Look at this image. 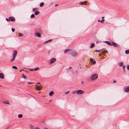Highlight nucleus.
<instances>
[{"mask_svg": "<svg viewBox=\"0 0 129 129\" xmlns=\"http://www.w3.org/2000/svg\"><path fill=\"white\" fill-rule=\"evenodd\" d=\"M72 68V67H69V68H68V69H70L71 68Z\"/></svg>", "mask_w": 129, "mask_h": 129, "instance_id": "nucleus-46", "label": "nucleus"}, {"mask_svg": "<svg viewBox=\"0 0 129 129\" xmlns=\"http://www.w3.org/2000/svg\"><path fill=\"white\" fill-rule=\"evenodd\" d=\"M35 17V16L34 14H32L30 16V18H34Z\"/></svg>", "mask_w": 129, "mask_h": 129, "instance_id": "nucleus-21", "label": "nucleus"}, {"mask_svg": "<svg viewBox=\"0 0 129 129\" xmlns=\"http://www.w3.org/2000/svg\"><path fill=\"white\" fill-rule=\"evenodd\" d=\"M71 49H67L64 50V53H66L67 52L69 51Z\"/></svg>", "mask_w": 129, "mask_h": 129, "instance_id": "nucleus-15", "label": "nucleus"}, {"mask_svg": "<svg viewBox=\"0 0 129 129\" xmlns=\"http://www.w3.org/2000/svg\"><path fill=\"white\" fill-rule=\"evenodd\" d=\"M21 70H20V72H21Z\"/></svg>", "mask_w": 129, "mask_h": 129, "instance_id": "nucleus-53", "label": "nucleus"}, {"mask_svg": "<svg viewBox=\"0 0 129 129\" xmlns=\"http://www.w3.org/2000/svg\"><path fill=\"white\" fill-rule=\"evenodd\" d=\"M54 94V92L53 91H51L49 93V95L50 96H52Z\"/></svg>", "mask_w": 129, "mask_h": 129, "instance_id": "nucleus-18", "label": "nucleus"}, {"mask_svg": "<svg viewBox=\"0 0 129 129\" xmlns=\"http://www.w3.org/2000/svg\"><path fill=\"white\" fill-rule=\"evenodd\" d=\"M21 77L24 79H26V76H25L24 74H23L22 75Z\"/></svg>", "mask_w": 129, "mask_h": 129, "instance_id": "nucleus-19", "label": "nucleus"}, {"mask_svg": "<svg viewBox=\"0 0 129 129\" xmlns=\"http://www.w3.org/2000/svg\"><path fill=\"white\" fill-rule=\"evenodd\" d=\"M123 71H124V69L123 70Z\"/></svg>", "mask_w": 129, "mask_h": 129, "instance_id": "nucleus-55", "label": "nucleus"}, {"mask_svg": "<svg viewBox=\"0 0 129 129\" xmlns=\"http://www.w3.org/2000/svg\"><path fill=\"white\" fill-rule=\"evenodd\" d=\"M34 70L33 69H30L29 70H30V71H33Z\"/></svg>", "mask_w": 129, "mask_h": 129, "instance_id": "nucleus-41", "label": "nucleus"}, {"mask_svg": "<svg viewBox=\"0 0 129 129\" xmlns=\"http://www.w3.org/2000/svg\"><path fill=\"white\" fill-rule=\"evenodd\" d=\"M42 88L40 87L39 86H37L36 88V90L38 91L40 90Z\"/></svg>", "mask_w": 129, "mask_h": 129, "instance_id": "nucleus-12", "label": "nucleus"}, {"mask_svg": "<svg viewBox=\"0 0 129 129\" xmlns=\"http://www.w3.org/2000/svg\"><path fill=\"white\" fill-rule=\"evenodd\" d=\"M124 91L125 92H128L129 91V86L124 89Z\"/></svg>", "mask_w": 129, "mask_h": 129, "instance_id": "nucleus-8", "label": "nucleus"}, {"mask_svg": "<svg viewBox=\"0 0 129 129\" xmlns=\"http://www.w3.org/2000/svg\"><path fill=\"white\" fill-rule=\"evenodd\" d=\"M44 4V3L43 2H42L40 4V7H42V6H43Z\"/></svg>", "mask_w": 129, "mask_h": 129, "instance_id": "nucleus-24", "label": "nucleus"}, {"mask_svg": "<svg viewBox=\"0 0 129 129\" xmlns=\"http://www.w3.org/2000/svg\"><path fill=\"white\" fill-rule=\"evenodd\" d=\"M36 11V9L35 8H33V11L34 12Z\"/></svg>", "mask_w": 129, "mask_h": 129, "instance_id": "nucleus-37", "label": "nucleus"}, {"mask_svg": "<svg viewBox=\"0 0 129 129\" xmlns=\"http://www.w3.org/2000/svg\"><path fill=\"white\" fill-rule=\"evenodd\" d=\"M4 74L3 73H1L0 74V78L3 79L4 78Z\"/></svg>", "mask_w": 129, "mask_h": 129, "instance_id": "nucleus-10", "label": "nucleus"}, {"mask_svg": "<svg viewBox=\"0 0 129 129\" xmlns=\"http://www.w3.org/2000/svg\"><path fill=\"white\" fill-rule=\"evenodd\" d=\"M125 66H123V69H124L125 68Z\"/></svg>", "mask_w": 129, "mask_h": 129, "instance_id": "nucleus-43", "label": "nucleus"}, {"mask_svg": "<svg viewBox=\"0 0 129 129\" xmlns=\"http://www.w3.org/2000/svg\"><path fill=\"white\" fill-rule=\"evenodd\" d=\"M9 19L10 21H12L14 22L15 21V18L13 17H9Z\"/></svg>", "mask_w": 129, "mask_h": 129, "instance_id": "nucleus-6", "label": "nucleus"}, {"mask_svg": "<svg viewBox=\"0 0 129 129\" xmlns=\"http://www.w3.org/2000/svg\"><path fill=\"white\" fill-rule=\"evenodd\" d=\"M45 129H48L47 128H45Z\"/></svg>", "mask_w": 129, "mask_h": 129, "instance_id": "nucleus-56", "label": "nucleus"}, {"mask_svg": "<svg viewBox=\"0 0 129 129\" xmlns=\"http://www.w3.org/2000/svg\"><path fill=\"white\" fill-rule=\"evenodd\" d=\"M58 5H57V4H56V5H55V6H58Z\"/></svg>", "mask_w": 129, "mask_h": 129, "instance_id": "nucleus-50", "label": "nucleus"}, {"mask_svg": "<svg viewBox=\"0 0 129 129\" xmlns=\"http://www.w3.org/2000/svg\"><path fill=\"white\" fill-rule=\"evenodd\" d=\"M36 9H38V8H36Z\"/></svg>", "mask_w": 129, "mask_h": 129, "instance_id": "nucleus-54", "label": "nucleus"}, {"mask_svg": "<svg viewBox=\"0 0 129 129\" xmlns=\"http://www.w3.org/2000/svg\"><path fill=\"white\" fill-rule=\"evenodd\" d=\"M77 94H83L84 92V91L81 90H79L77 91Z\"/></svg>", "mask_w": 129, "mask_h": 129, "instance_id": "nucleus-4", "label": "nucleus"}, {"mask_svg": "<svg viewBox=\"0 0 129 129\" xmlns=\"http://www.w3.org/2000/svg\"><path fill=\"white\" fill-rule=\"evenodd\" d=\"M92 62L94 64H95L96 63V61L94 60Z\"/></svg>", "mask_w": 129, "mask_h": 129, "instance_id": "nucleus-34", "label": "nucleus"}, {"mask_svg": "<svg viewBox=\"0 0 129 129\" xmlns=\"http://www.w3.org/2000/svg\"><path fill=\"white\" fill-rule=\"evenodd\" d=\"M105 20L104 19H102V20H101L100 21V22L101 23H102L103 21H105Z\"/></svg>", "mask_w": 129, "mask_h": 129, "instance_id": "nucleus-35", "label": "nucleus"}, {"mask_svg": "<svg viewBox=\"0 0 129 129\" xmlns=\"http://www.w3.org/2000/svg\"><path fill=\"white\" fill-rule=\"evenodd\" d=\"M52 40V39H51V40H48L47 41L45 42L44 43H47V42H50Z\"/></svg>", "mask_w": 129, "mask_h": 129, "instance_id": "nucleus-26", "label": "nucleus"}, {"mask_svg": "<svg viewBox=\"0 0 129 129\" xmlns=\"http://www.w3.org/2000/svg\"><path fill=\"white\" fill-rule=\"evenodd\" d=\"M51 101V100H50V101Z\"/></svg>", "mask_w": 129, "mask_h": 129, "instance_id": "nucleus-57", "label": "nucleus"}, {"mask_svg": "<svg viewBox=\"0 0 129 129\" xmlns=\"http://www.w3.org/2000/svg\"><path fill=\"white\" fill-rule=\"evenodd\" d=\"M102 50V49H101L100 50H95V51L96 52H101Z\"/></svg>", "mask_w": 129, "mask_h": 129, "instance_id": "nucleus-20", "label": "nucleus"}, {"mask_svg": "<svg viewBox=\"0 0 129 129\" xmlns=\"http://www.w3.org/2000/svg\"><path fill=\"white\" fill-rule=\"evenodd\" d=\"M40 13V12L39 11H35V15H37L39 14Z\"/></svg>", "mask_w": 129, "mask_h": 129, "instance_id": "nucleus-14", "label": "nucleus"}, {"mask_svg": "<svg viewBox=\"0 0 129 129\" xmlns=\"http://www.w3.org/2000/svg\"><path fill=\"white\" fill-rule=\"evenodd\" d=\"M6 21H9V19H8L7 18H6Z\"/></svg>", "mask_w": 129, "mask_h": 129, "instance_id": "nucleus-38", "label": "nucleus"}, {"mask_svg": "<svg viewBox=\"0 0 129 129\" xmlns=\"http://www.w3.org/2000/svg\"><path fill=\"white\" fill-rule=\"evenodd\" d=\"M70 54L73 56L75 57L77 55V53L75 51L73 50L71 51Z\"/></svg>", "mask_w": 129, "mask_h": 129, "instance_id": "nucleus-2", "label": "nucleus"}, {"mask_svg": "<svg viewBox=\"0 0 129 129\" xmlns=\"http://www.w3.org/2000/svg\"><path fill=\"white\" fill-rule=\"evenodd\" d=\"M37 83L38 84H39L40 83V82H38Z\"/></svg>", "mask_w": 129, "mask_h": 129, "instance_id": "nucleus-52", "label": "nucleus"}, {"mask_svg": "<svg viewBox=\"0 0 129 129\" xmlns=\"http://www.w3.org/2000/svg\"><path fill=\"white\" fill-rule=\"evenodd\" d=\"M96 43H99V42L98 41H97L96 42Z\"/></svg>", "mask_w": 129, "mask_h": 129, "instance_id": "nucleus-49", "label": "nucleus"}, {"mask_svg": "<svg viewBox=\"0 0 129 129\" xmlns=\"http://www.w3.org/2000/svg\"><path fill=\"white\" fill-rule=\"evenodd\" d=\"M100 21H100V20H98V22H100Z\"/></svg>", "mask_w": 129, "mask_h": 129, "instance_id": "nucleus-47", "label": "nucleus"}, {"mask_svg": "<svg viewBox=\"0 0 129 129\" xmlns=\"http://www.w3.org/2000/svg\"><path fill=\"white\" fill-rule=\"evenodd\" d=\"M102 18L103 19L104 18V17H102Z\"/></svg>", "mask_w": 129, "mask_h": 129, "instance_id": "nucleus-48", "label": "nucleus"}, {"mask_svg": "<svg viewBox=\"0 0 129 129\" xmlns=\"http://www.w3.org/2000/svg\"><path fill=\"white\" fill-rule=\"evenodd\" d=\"M69 93H70V91H68L66 92L65 93V94H69Z\"/></svg>", "mask_w": 129, "mask_h": 129, "instance_id": "nucleus-30", "label": "nucleus"}, {"mask_svg": "<svg viewBox=\"0 0 129 129\" xmlns=\"http://www.w3.org/2000/svg\"><path fill=\"white\" fill-rule=\"evenodd\" d=\"M87 3V1H85L83 2H80L79 3L81 5H83L84 4H85V5H86L87 4L86 3Z\"/></svg>", "mask_w": 129, "mask_h": 129, "instance_id": "nucleus-11", "label": "nucleus"}, {"mask_svg": "<svg viewBox=\"0 0 129 129\" xmlns=\"http://www.w3.org/2000/svg\"><path fill=\"white\" fill-rule=\"evenodd\" d=\"M127 68L128 70H129V64L127 66Z\"/></svg>", "mask_w": 129, "mask_h": 129, "instance_id": "nucleus-36", "label": "nucleus"}, {"mask_svg": "<svg viewBox=\"0 0 129 129\" xmlns=\"http://www.w3.org/2000/svg\"><path fill=\"white\" fill-rule=\"evenodd\" d=\"M94 60L92 58H90V60L92 62Z\"/></svg>", "mask_w": 129, "mask_h": 129, "instance_id": "nucleus-33", "label": "nucleus"}, {"mask_svg": "<svg viewBox=\"0 0 129 129\" xmlns=\"http://www.w3.org/2000/svg\"><path fill=\"white\" fill-rule=\"evenodd\" d=\"M17 51L16 50H14L13 54V57L10 60L11 62H12L14 60L17 55Z\"/></svg>", "mask_w": 129, "mask_h": 129, "instance_id": "nucleus-1", "label": "nucleus"}, {"mask_svg": "<svg viewBox=\"0 0 129 129\" xmlns=\"http://www.w3.org/2000/svg\"><path fill=\"white\" fill-rule=\"evenodd\" d=\"M23 115L22 114H19L18 115L19 118H21L22 117Z\"/></svg>", "mask_w": 129, "mask_h": 129, "instance_id": "nucleus-25", "label": "nucleus"}, {"mask_svg": "<svg viewBox=\"0 0 129 129\" xmlns=\"http://www.w3.org/2000/svg\"><path fill=\"white\" fill-rule=\"evenodd\" d=\"M98 77V75L96 74H93L91 77V79L92 80H93L97 79Z\"/></svg>", "mask_w": 129, "mask_h": 129, "instance_id": "nucleus-3", "label": "nucleus"}, {"mask_svg": "<svg viewBox=\"0 0 129 129\" xmlns=\"http://www.w3.org/2000/svg\"><path fill=\"white\" fill-rule=\"evenodd\" d=\"M39 69V67H37V68H35L34 69V70L35 71H36L37 70H38Z\"/></svg>", "mask_w": 129, "mask_h": 129, "instance_id": "nucleus-29", "label": "nucleus"}, {"mask_svg": "<svg viewBox=\"0 0 129 129\" xmlns=\"http://www.w3.org/2000/svg\"><path fill=\"white\" fill-rule=\"evenodd\" d=\"M125 52L126 54H128L129 53V49L125 50Z\"/></svg>", "mask_w": 129, "mask_h": 129, "instance_id": "nucleus-22", "label": "nucleus"}, {"mask_svg": "<svg viewBox=\"0 0 129 129\" xmlns=\"http://www.w3.org/2000/svg\"><path fill=\"white\" fill-rule=\"evenodd\" d=\"M12 31L13 32H14L15 31V28H12Z\"/></svg>", "mask_w": 129, "mask_h": 129, "instance_id": "nucleus-32", "label": "nucleus"}, {"mask_svg": "<svg viewBox=\"0 0 129 129\" xmlns=\"http://www.w3.org/2000/svg\"><path fill=\"white\" fill-rule=\"evenodd\" d=\"M28 84H32L33 83H32V82H28Z\"/></svg>", "mask_w": 129, "mask_h": 129, "instance_id": "nucleus-42", "label": "nucleus"}, {"mask_svg": "<svg viewBox=\"0 0 129 129\" xmlns=\"http://www.w3.org/2000/svg\"><path fill=\"white\" fill-rule=\"evenodd\" d=\"M81 83H82V84H83V83H84V82H83V81H82V82H81Z\"/></svg>", "mask_w": 129, "mask_h": 129, "instance_id": "nucleus-51", "label": "nucleus"}, {"mask_svg": "<svg viewBox=\"0 0 129 129\" xmlns=\"http://www.w3.org/2000/svg\"><path fill=\"white\" fill-rule=\"evenodd\" d=\"M3 103L6 104H7L8 105H10V103L9 102V101L7 100L6 101H3Z\"/></svg>", "mask_w": 129, "mask_h": 129, "instance_id": "nucleus-13", "label": "nucleus"}, {"mask_svg": "<svg viewBox=\"0 0 129 129\" xmlns=\"http://www.w3.org/2000/svg\"><path fill=\"white\" fill-rule=\"evenodd\" d=\"M12 68L13 69H17V67L16 66H13L12 67Z\"/></svg>", "mask_w": 129, "mask_h": 129, "instance_id": "nucleus-27", "label": "nucleus"}, {"mask_svg": "<svg viewBox=\"0 0 129 129\" xmlns=\"http://www.w3.org/2000/svg\"><path fill=\"white\" fill-rule=\"evenodd\" d=\"M113 45L114 47H118V45L115 42H112V46Z\"/></svg>", "mask_w": 129, "mask_h": 129, "instance_id": "nucleus-7", "label": "nucleus"}, {"mask_svg": "<svg viewBox=\"0 0 129 129\" xmlns=\"http://www.w3.org/2000/svg\"><path fill=\"white\" fill-rule=\"evenodd\" d=\"M104 42L106 43L108 45L112 46V43H111L109 41H104Z\"/></svg>", "mask_w": 129, "mask_h": 129, "instance_id": "nucleus-9", "label": "nucleus"}, {"mask_svg": "<svg viewBox=\"0 0 129 129\" xmlns=\"http://www.w3.org/2000/svg\"><path fill=\"white\" fill-rule=\"evenodd\" d=\"M77 93V91H73V92L72 93L73 94H74L75 93Z\"/></svg>", "mask_w": 129, "mask_h": 129, "instance_id": "nucleus-31", "label": "nucleus"}, {"mask_svg": "<svg viewBox=\"0 0 129 129\" xmlns=\"http://www.w3.org/2000/svg\"><path fill=\"white\" fill-rule=\"evenodd\" d=\"M34 129H40V128L38 127H37L35 128Z\"/></svg>", "mask_w": 129, "mask_h": 129, "instance_id": "nucleus-40", "label": "nucleus"}, {"mask_svg": "<svg viewBox=\"0 0 129 129\" xmlns=\"http://www.w3.org/2000/svg\"><path fill=\"white\" fill-rule=\"evenodd\" d=\"M116 80H114L113 81V82L114 83H116Z\"/></svg>", "mask_w": 129, "mask_h": 129, "instance_id": "nucleus-44", "label": "nucleus"}, {"mask_svg": "<svg viewBox=\"0 0 129 129\" xmlns=\"http://www.w3.org/2000/svg\"><path fill=\"white\" fill-rule=\"evenodd\" d=\"M99 54L100 56H101V53H99Z\"/></svg>", "mask_w": 129, "mask_h": 129, "instance_id": "nucleus-45", "label": "nucleus"}, {"mask_svg": "<svg viewBox=\"0 0 129 129\" xmlns=\"http://www.w3.org/2000/svg\"><path fill=\"white\" fill-rule=\"evenodd\" d=\"M104 52H106L107 53H108V51L107 50H105V51H104Z\"/></svg>", "mask_w": 129, "mask_h": 129, "instance_id": "nucleus-39", "label": "nucleus"}, {"mask_svg": "<svg viewBox=\"0 0 129 129\" xmlns=\"http://www.w3.org/2000/svg\"><path fill=\"white\" fill-rule=\"evenodd\" d=\"M23 35L22 34H21V33H19V34L18 35V36L19 37H20V36H23Z\"/></svg>", "mask_w": 129, "mask_h": 129, "instance_id": "nucleus-28", "label": "nucleus"}, {"mask_svg": "<svg viewBox=\"0 0 129 129\" xmlns=\"http://www.w3.org/2000/svg\"><path fill=\"white\" fill-rule=\"evenodd\" d=\"M36 35L37 37L39 38L41 37V36L40 35V34L39 33H36Z\"/></svg>", "mask_w": 129, "mask_h": 129, "instance_id": "nucleus-16", "label": "nucleus"}, {"mask_svg": "<svg viewBox=\"0 0 129 129\" xmlns=\"http://www.w3.org/2000/svg\"><path fill=\"white\" fill-rule=\"evenodd\" d=\"M94 43H92L90 46V48H92L93 47H94Z\"/></svg>", "mask_w": 129, "mask_h": 129, "instance_id": "nucleus-17", "label": "nucleus"}, {"mask_svg": "<svg viewBox=\"0 0 129 129\" xmlns=\"http://www.w3.org/2000/svg\"><path fill=\"white\" fill-rule=\"evenodd\" d=\"M123 64V62H121L119 64V66H121Z\"/></svg>", "mask_w": 129, "mask_h": 129, "instance_id": "nucleus-23", "label": "nucleus"}, {"mask_svg": "<svg viewBox=\"0 0 129 129\" xmlns=\"http://www.w3.org/2000/svg\"><path fill=\"white\" fill-rule=\"evenodd\" d=\"M56 60L55 58H53L51 59H50V63L51 64L53 63Z\"/></svg>", "mask_w": 129, "mask_h": 129, "instance_id": "nucleus-5", "label": "nucleus"}]
</instances>
